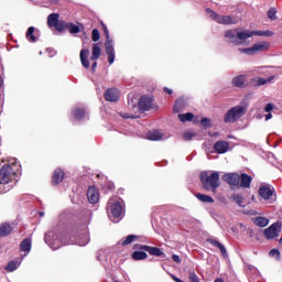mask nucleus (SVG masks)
Instances as JSON below:
<instances>
[{"label":"nucleus","mask_w":282,"mask_h":282,"mask_svg":"<svg viewBox=\"0 0 282 282\" xmlns=\"http://www.w3.org/2000/svg\"><path fill=\"white\" fill-rule=\"evenodd\" d=\"M53 248V250H56V247H52Z\"/></svg>","instance_id":"obj_54"},{"label":"nucleus","mask_w":282,"mask_h":282,"mask_svg":"<svg viewBox=\"0 0 282 282\" xmlns=\"http://www.w3.org/2000/svg\"><path fill=\"white\" fill-rule=\"evenodd\" d=\"M259 195L260 197H262V199L269 202V204H272V202H276V194H274V191L268 186L260 187Z\"/></svg>","instance_id":"obj_8"},{"label":"nucleus","mask_w":282,"mask_h":282,"mask_svg":"<svg viewBox=\"0 0 282 282\" xmlns=\"http://www.w3.org/2000/svg\"><path fill=\"white\" fill-rule=\"evenodd\" d=\"M223 181L227 182L230 186H239V183L241 182V176L237 173H229L225 174L223 176Z\"/></svg>","instance_id":"obj_12"},{"label":"nucleus","mask_w":282,"mask_h":282,"mask_svg":"<svg viewBox=\"0 0 282 282\" xmlns=\"http://www.w3.org/2000/svg\"><path fill=\"white\" fill-rule=\"evenodd\" d=\"M207 13H209L210 19L216 21V23H220V25H235L239 23V19L231 15H219L215 11L207 9Z\"/></svg>","instance_id":"obj_5"},{"label":"nucleus","mask_w":282,"mask_h":282,"mask_svg":"<svg viewBox=\"0 0 282 282\" xmlns=\"http://www.w3.org/2000/svg\"><path fill=\"white\" fill-rule=\"evenodd\" d=\"M200 122L203 127H213V122L208 118H203Z\"/></svg>","instance_id":"obj_43"},{"label":"nucleus","mask_w":282,"mask_h":282,"mask_svg":"<svg viewBox=\"0 0 282 282\" xmlns=\"http://www.w3.org/2000/svg\"><path fill=\"white\" fill-rule=\"evenodd\" d=\"M193 138H195V133L194 132H186L184 134V140H193Z\"/></svg>","instance_id":"obj_44"},{"label":"nucleus","mask_w":282,"mask_h":282,"mask_svg":"<svg viewBox=\"0 0 282 282\" xmlns=\"http://www.w3.org/2000/svg\"><path fill=\"white\" fill-rule=\"evenodd\" d=\"M101 25H102L104 34L106 36V41H109V29H107V25H105L104 23Z\"/></svg>","instance_id":"obj_45"},{"label":"nucleus","mask_w":282,"mask_h":282,"mask_svg":"<svg viewBox=\"0 0 282 282\" xmlns=\"http://www.w3.org/2000/svg\"><path fill=\"white\" fill-rule=\"evenodd\" d=\"M21 250H22V252H30L32 250V240L31 239H24L21 242Z\"/></svg>","instance_id":"obj_27"},{"label":"nucleus","mask_w":282,"mask_h":282,"mask_svg":"<svg viewBox=\"0 0 282 282\" xmlns=\"http://www.w3.org/2000/svg\"><path fill=\"white\" fill-rule=\"evenodd\" d=\"M100 54H101L100 44L99 43L93 44V54L90 59L98 61L100 58Z\"/></svg>","instance_id":"obj_22"},{"label":"nucleus","mask_w":282,"mask_h":282,"mask_svg":"<svg viewBox=\"0 0 282 282\" xmlns=\"http://www.w3.org/2000/svg\"><path fill=\"white\" fill-rule=\"evenodd\" d=\"M200 182L205 191H210L212 188L213 193H215L219 188V172H213L212 174L202 172Z\"/></svg>","instance_id":"obj_2"},{"label":"nucleus","mask_w":282,"mask_h":282,"mask_svg":"<svg viewBox=\"0 0 282 282\" xmlns=\"http://www.w3.org/2000/svg\"><path fill=\"white\" fill-rule=\"evenodd\" d=\"M213 246H215L216 248H219L221 254H226V247H224V245H221V242L214 240Z\"/></svg>","instance_id":"obj_37"},{"label":"nucleus","mask_w":282,"mask_h":282,"mask_svg":"<svg viewBox=\"0 0 282 282\" xmlns=\"http://www.w3.org/2000/svg\"><path fill=\"white\" fill-rule=\"evenodd\" d=\"M79 58L83 67H85V69H89V50H82L79 53Z\"/></svg>","instance_id":"obj_19"},{"label":"nucleus","mask_w":282,"mask_h":282,"mask_svg":"<svg viewBox=\"0 0 282 282\" xmlns=\"http://www.w3.org/2000/svg\"><path fill=\"white\" fill-rule=\"evenodd\" d=\"M133 239H135V236L130 235L126 238V240L122 242V246H129V243H132Z\"/></svg>","instance_id":"obj_42"},{"label":"nucleus","mask_w":282,"mask_h":282,"mask_svg":"<svg viewBox=\"0 0 282 282\" xmlns=\"http://www.w3.org/2000/svg\"><path fill=\"white\" fill-rule=\"evenodd\" d=\"M269 256L272 257L273 259H280L281 258V252L278 249H272L269 252Z\"/></svg>","instance_id":"obj_41"},{"label":"nucleus","mask_w":282,"mask_h":282,"mask_svg":"<svg viewBox=\"0 0 282 282\" xmlns=\"http://www.w3.org/2000/svg\"><path fill=\"white\" fill-rule=\"evenodd\" d=\"M87 198L90 204H98L100 199V192H98V188H96V186L88 187Z\"/></svg>","instance_id":"obj_13"},{"label":"nucleus","mask_w":282,"mask_h":282,"mask_svg":"<svg viewBox=\"0 0 282 282\" xmlns=\"http://www.w3.org/2000/svg\"><path fill=\"white\" fill-rule=\"evenodd\" d=\"M265 120H272V113H268L267 116H265Z\"/></svg>","instance_id":"obj_49"},{"label":"nucleus","mask_w":282,"mask_h":282,"mask_svg":"<svg viewBox=\"0 0 282 282\" xmlns=\"http://www.w3.org/2000/svg\"><path fill=\"white\" fill-rule=\"evenodd\" d=\"M252 36H274V32L230 29L224 33L225 43H229L230 45H242V47H248V45H250L248 39H252Z\"/></svg>","instance_id":"obj_1"},{"label":"nucleus","mask_w":282,"mask_h":282,"mask_svg":"<svg viewBox=\"0 0 282 282\" xmlns=\"http://www.w3.org/2000/svg\"><path fill=\"white\" fill-rule=\"evenodd\" d=\"M65 177V173L63 172V170L57 169L55 170L54 174H53V184H61V182H63V178Z\"/></svg>","instance_id":"obj_21"},{"label":"nucleus","mask_w":282,"mask_h":282,"mask_svg":"<svg viewBox=\"0 0 282 282\" xmlns=\"http://www.w3.org/2000/svg\"><path fill=\"white\" fill-rule=\"evenodd\" d=\"M26 37L30 39L31 43L36 42V37L34 36V26L28 29Z\"/></svg>","instance_id":"obj_32"},{"label":"nucleus","mask_w":282,"mask_h":282,"mask_svg":"<svg viewBox=\"0 0 282 282\" xmlns=\"http://www.w3.org/2000/svg\"><path fill=\"white\" fill-rule=\"evenodd\" d=\"M274 80V76H271L269 78H263V77H254L251 79V85L252 87H261L263 85H268V83H272Z\"/></svg>","instance_id":"obj_17"},{"label":"nucleus","mask_w":282,"mask_h":282,"mask_svg":"<svg viewBox=\"0 0 282 282\" xmlns=\"http://www.w3.org/2000/svg\"><path fill=\"white\" fill-rule=\"evenodd\" d=\"M172 259H173V261H175V263H182V259L177 254H173Z\"/></svg>","instance_id":"obj_47"},{"label":"nucleus","mask_w":282,"mask_h":282,"mask_svg":"<svg viewBox=\"0 0 282 282\" xmlns=\"http://www.w3.org/2000/svg\"><path fill=\"white\" fill-rule=\"evenodd\" d=\"M139 108L141 111H149V109H153V98L152 97H141L139 100Z\"/></svg>","instance_id":"obj_15"},{"label":"nucleus","mask_w":282,"mask_h":282,"mask_svg":"<svg viewBox=\"0 0 282 282\" xmlns=\"http://www.w3.org/2000/svg\"><path fill=\"white\" fill-rule=\"evenodd\" d=\"M234 87H248V75L235 76L231 80Z\"/></svg>","instance_id":"obj_16"},{"label":"nucleus","mask_w":282,"mask_h":282,"mask_svg":"<svg viewBox=\"0 0 282 282\" xmlns=\"http://www.w3.org/2000/svg\"><path fill=\"white\" fill-rule=\"evenodd\" d=\"M182 107H184V99H178L174 104V112L180 113Z\"/></svg>","instance_id":"obj_34"},{"label":"nucleus","mask_w":282,"mask_h":282,"mask_svg":"<svg viewBox=\"0 0 282 282\" xmlns=\"http://www.w3.org/2000/svg\"><path fill=\"white\" fill-rule=\"evenodd\" d=\"M105 47H106V54L108 55V62L111 65L116 61V52L113 51V41L111 39L106 40Z\"/></svg>","instance_id":"obj_11"},{"label":"nucleus","mask_w":282,"mask_h":282,"mask_svg":"<svg viewBox=\"0 0 282 282\" xmlns=\"http://www.w3.org/2000/svg\"><path fill=\"white\" fill-rule=\"evenodd\" d=\"M272 47V44L268 41H260L254 43L251 47L247 48H238L240 54H246L247 56H254V54H259L261 52H268Z\"/></svg>","instance_id":"obj_3"},{"label":"nucleus","mask_w":282,"mask_h":282,"mask_svg":"<svg viewBox=\"0 0 282 282\" xmlns=\"http://www.w3.org/2000/svg\"><path fill=\"white\" fill-rule=\"evenodd\" d=\"M234 200L236 204H238V206H243V196L236 194L234 195Z\"/></svg>","instance_id":"obj_40"},{"label":"nucleus","mask_w":282,"mask_h":282,"mask_svg":"<svg viewBox=\"0 0 282 282\" xmlns=\"http://www.w3.org/2000/svg\"><path fill=\"white\" fill-rule=\"evenodd\" d=\"M263 235L265 239H276L281 235V225L278 223L272 224L269 228L264 229Z\"/></svg>","instance_id":"obj_7"},{"label":"nucleus","mask_w":282,"mask_h":282,"mask_svg":"<svg viewBox=\"0 0 282 282\" xmlns=\"http://www.w3.org/2000/svg\"><path fill=\"white\" fill-rule=\"evenodd\" d=\"M66 30L70 32V34H78L80 32V26L74 24V23H67Z\"/></svg>","instance_id":"obj_30"},{"label":"nucleus","mask_w":282,"mask_h":282,"mask_svg":"<svg viewBox=\"0 0 282 282\" xmlns=\"http://www.w3.org/2000/svg\"><path fill=\"white\" fill-rule=\"evenodd\" d=\"M139 250H145V252H149L152 257H162L164 256V251L158 247H151L147 245H139L137 246Z\"/></svg>","instance_id":"obj_10"},{"label":"nucleus","mask_w":282,"mask_h":282,"mask_svg":"<svg viewBox=\"0 0 282 282\" xmlns=\"http://www.w3.org/2000/svg\"><path fill=\"white\" fill-rule=\"evenodd\" d=\"M147 139L158 142L159 140H164V134L158 130H154L147 133Z\"/></svg>","instance_id":"obj_20"},{"label":"nucleus","mask_w":282,"mask_h":282,"mask_svg":"<svg viewBox=\"0 0 282 282\" xmlns=\"http://www.w3.org/2000/svg\"><path fill=\"white\" fill-rule=\"evenodd\" d=\"M164 91L166 93V94H173V90L172 89H169V88H164Z\"/></svg>","instance_id":"obj_50"},{"label":"nucleus","mask_w":282,"mask_h":282,"mask_svg":"<svg viewBox=\"0 0 282 282\" xmlns=\"http://www.w3.org/2000/svg\"><path fill=\"white\" fill-rule=\"evenodd\" d=\"M280 246H282V238L280 239Z\"/></svg>","instance_id":"obj_53"},{"label":"nucleus","mask_w":282,"mask_h":282,"mask_svg":"<svg viewBox=\"0 0 282 282\" xmlns=\"http://www.w3.org/2000/svg\"><path fill=\"white\" fill-rule=\"evenodd\" d=\"M96 67H98V63L94 62V64H93V72L96 70Z\"/></svg>","instance_id":"obj_51"},{"label":"nucleus","mask_w":282,"mask_h":282,"mask_svg":"<svg viewBox=\"0 0 282 282\" xmlns=\"http://www.w3.org/2000/svg\"><path fill=\"white\" fill-rule=\"evenodd\" d=\"M58 18H59L58 13L50 14L48 18H47L48 28H54L56 22L58 21Z\"/></svg>","instance_id":"obj_28"},{"label":"nucleus","mask_w":282,"mask_h":282,"mask_svg":"<svg viewBox=\"0 0 282 282\" xmlns=\"http://www.w3.org/2000/svg\"><path fill=\"white\" fill-rule=\"evenodd\" d=\"M108 206L113 219H118L122 215V204H120V200L110 199Z\"/></svg>","instance_id":"obj_9"},{"label":"nucleus","mask_w":282,"mask_h":282,"mask_svg":"<svg viewBox=\"0 0 282 282\" xmlns=\"http://www.w3.org/2000/svg\"><path fill=\"white\" fill-rule=\"evenodd\" d=\"M193 118H195V115L191 112L178 115V119L181 120V122H191Z\"/></svg>","instance_id":"obj_29"},{"label":"nucleus","mask_w":282,"mask_h":282,"mask_svg":"<svg viewBox=\"0 0 282 282\" xmlns=\"http://www.w3.org/2000/svg\"><path fill=\"white\" fill-rule=\"evenodd\" d=\"M12 232V227L8 224L0 225V237H8Z\"/></svg>","instance_id":"obj_25"},{"label":"nucleus","mask_w":282,"mask_h":282,"mask_svg":"<svg viewBox=\"0 0 282 282\" xmlns=\"http://www.w3.org/2000/svg\"><path fill=\"white\" fill-rule=\"evenodd\" d=\"M53 28H55V30H57L58 32H63V30L67 28V23H65V21L58 20Z\"/></svg>","instance_id":"obj_33"},{"label":"nucleus","mask_w":282,"mask_h":282,"mask_svg":"<svg viewBox=\"0 0 282 282\" xmlns=\"http://www.w3.org/2000/svg\"><path fill=\"white\" fill-rule=\"evenodd\" d=\"M246 111H248V108L246 106H235L231 109L225 113L224 120L225 122L235 123L239 118H241Z\"/></svg>","instance_id":"obj_4"},{"label":"nucleus","mask_w":282,"mask_h":282,"mask_svg":"<svg viewBox=\"0 0 282 282\" xmlns=\"http://www.w3.org/2000/svg\"><path fill=\"white\" fill-rule=\"evenodd\" d=\"M58 0H52L53 3H57Z\"/></svg>","instance_id":"obj_52"},{"label":"nucleus","mask_w":282,"mask_h":282,"mask_svg":"<svg viewBox=\"0 0 282 282\" xmlns=\"http://www.w3.org/2000/svg\"><path fill=\"white\" fill-rule=\"evenodd\" d=\"M149 256L147 254V252L144 251H134L132 253V259L134 261H144V259H147Z\"/></svg>","instance_id":"obj_26"},{"label":"nucleus","mask_w":282,"mask_h":282,"mask_svg":"<svg viewBox=\"0 0 282 282\" xmlns=\"http://www.w3.org/2000/svg\"><path fill=\"white\" fill-rule=\"evenodd\" d=\"M10 180H12V167L10 165H4L0 170V193H3L1 188L3 184H10Z\"/></svg>","instance_id":"obj_6"},{"label":"nucleus","mask_w":282,"mask_h":282,"mask_svg":"<svg viewBox=\"0 0 282 282\" xmlns=\"http://www.w3.org/2000/svg\"><path fill=\"white\" fill-rule=\"evenodd\" d=\"M75 118L77 120H82V118H85V110L83 109H76L75 110Z\"/></svg>","instance_id":"obj_39"},{"label":"nucleus","mask_w":282,"mask_h":282,"mask_svg":"<svg viewBox=\"0 0 282 282\" xmlns=\"http://www.w3.org/2000/svg\"><path fill=\"white\" fill-rule=\"evenodd\" d=\"M17 268H19V263H17V261H11L6 267V270H7V272H14V270H17Z\"/></svg>","instance_id":"obj_35"},{"label":"nucleus","mask_w":282,"mask_h":282,"mask_svg":"<svg viewBox=\"0 0 282 282\" xmlns=\"http://www.w3.org/2000/svg\"><path fill=\"white\" fill-rule=\"evenodd\" d=\"M105 98L108 100V102H118V100H120V90L110 88L106 90Z\"/></svg>","instance_id":"obj_14"},{"label":"nucleus","mask_w":282,"mask_h":282,"mask_svg":"<svg viewBox=\"0 0 282 282\" xmlns=\"http://www.w3.org/2000/svg\"><path fill=\"white\" fill-rule=\"evenodd\" d=\"M274 110V104H268L264 108V111L267 113H270V111H273Z\"/></svg>","instance_id":"obj_46"},{"label":"nucleus","mask_w":282,"mask_h":282,"mask_svg":"<svg viewBox=\"0 0 282 282\" xmlns=\"http://www.w3.org/2000/svg\"><path fill=\"white\" fill-rule=\"evenodd\" d=\"M268 19H270L271 21H276V9L271 8L268 11Z\"/></svg>","instance_id":"obj_36"},{"label":"nucleus","mask_w":282,"mask_h":282,"mask_svg":"<svg viewBox=\"0 0 282 282\" xmlns=\"http://www.w3.org/2000/svg\"><path fill=\"white\" fill-rule=\"evenodd\" d=\"M91 39L95 43L100 41V32L97 29L93 30Z\"/></svg>","instance_id":"obj_38"},{"label":"nucleus","mask_w":282,"mask_h":282,"mask_svg":"<svg viewBox=\"0 0 282 282\" xmlns=\"http://www.w3.org/2000/svg\"><path fill=\"white\" fill-rule=\"evenodd\" d=\"M253 224H256V226H259L260 228H265V226L270 224V220L265 217H256L253 219Z\"/></svg>","instance_id":"obj_24"},{"label":"nucleus","mask_w":282,"mask_h":282,"mask_svg":"<svg viewBox=\"0 0 282 282\" xmlns=\"http://www.w3.org/2000/svg\"><path fill=\"white\" fill-rule=\"evenodd\" d=\"M252 182V177H250L248 174H242L240 177V186L242 188H250V184Z\"/></svg>","instance_id":"obj_23"},{"label":"nucleus","mask_w":282,"mask_h":282,"mask_svg":"<svg viewBox=\"0 0 282 282\" xmlns=\"http://www.w3.org/2000/svg\"><path fill=\"white\" fill-rule=\"evenodd\" d=\"M229 147H230V144H228V142H226V141H217L214 144V149H215L216 153H219V154L227 153Z\"/></svg>","instance_id":"obj_18"},{"label":"nucleus","mask_w":282,"mask_h":282,"mask_svg":"<svg viewBox=\"0 0 282 282\" xmlns=\"http://www.w3.org/2000/svg\"><path fill=\"white\" fill-rule=\"evenodd\" d=\"M172 279H173V281H175V282H184V281H182L180 278H177V276H175V275H172Z\"/></svg>","instance_id":"obj_48"},{"label":"nucleus","mask_w":282,"mask_h":282,"mask_svg":"<svg viewBox=\"0 0 282 282\" xmlns=\"http://www.w3.org/2000/svg\"><path fill=\"white\" fill-rule=\"evenodd\" d=\"M197 199H199L200 202H205L207 204H213V202H215L213 199V197L208 196V195H204V194H196Z\"/></svg>","instance_id":"obj_31"}]
</instances>
